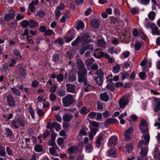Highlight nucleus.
<instances>
[{"label": "nucleus", "mask_w": 160, "mask_h": 160, "mask_svg": "<svg viewBox=\"0 0 160 160\" xmlns=\"http://www.w3.org/2000/svg\"><path fill=\"white\" fill-rule=\"evenodd\" d=\"M75 102V100L71 94H68L62 98L63 105L67 107L72 104Z\"/></svg>", "instance_id": "nucleus-1"}, {"label": "nucleus", "mask_w": 160, "mask_h": 160, "mask_svg": "<svg viewBox=\"0 0 160 160\" xmlns=\"http://www.w3.org/2000/svg\"><path fill=\"white\" fill-rule=\"evenodd\" d=\"M78 82H83L85 86H87L88 85L87 78V71L83 72H78Z\"/></svg>", "instance_id": "nucleus-2"}, {"label": "nucleus", "mask_w": 160, "mask_h": 160, "mask_svg": "<svg viewBox=\"0 0 160 160\" xmlns=\"http://www.w3.org/2000/svg\"><path fill=\"white\" fill-rule=\"evenodd\" d=\"M140 125L139 126V128L141 130L142 133L143 134H149L148 129L146 127L147 122L145 120H142L140 122Z\"/></svg>", "instance_id": "nucleus-3"}, {"label": "nucleus", "mask_w": 160, "mask_h": 160, "mask_svg": "<svg viewBox=\"0 0 160 160\" xmlns=\"http://www.w3.org/2000/svg\"><path fill=\"white\" fill-rule=\"evenodd\" d=\"M149 25L151 29L152 35H160V31L158 30V27L155 23H149Z\"/></svg>", "instance_id": "nucleus-4"}, {"label": "nucleus", "mask_w": 160, "mask_h": 160, "mask_svg": "<svg viewBox=\"0 0 160 160\" xmlns=\"http://www.w3.org/2000/svg\"><path fill=\"white\" fill-rule=\"evenodd\" d=\"M128 103V98L125 96L122 97L119 101V106L122 109L125 108Z\"/></svg>", "instance_id": "nucleus-5"}, {"label": "nucleus", "mask_w": 160, "mask_h": 160, "mask_svg": "<svg viewBox=\"0 0 160 160\" xmlns=\"http://www.w3.org/2000/svg\"><path fill=\"white\" fill-rule=\"evenodd\" d=\"M66 90L69 92L73 93H76L77 91L76 90V86L75 84H72L67 83L66 84Z\"/></svg>", "instance_id": "nucleus-6"}, {"label": "nucleus", "mask_w": 160, "mask_h": 160, "mask_svg": "<svg viewBox=\"0 0 160 160\" xmlns=\"http://www.w3.org/2000/svg\"><path fill=\"white\" fill-rule=\"evenodd\" d=\"M80 42L83 44H85L90 42L91 39H90V36L87 33L84 34L80 38Z\"/></svg>", "instance_id": "nucleus-7"}, {"label": "nucleus", "mask_w": 160, "mask_h": 160, "mask_svg": "<svg viewBox=\"0 0 160 160\" xmlns=\"http://www.w3.org/2000/svg\"><path fill=\"white\" fill-rule=\"evenodd\" d=\"M47 128L51 130L52 128H55L57 131H58L61 128V125L56 122H53L51 124L48 123Z\"/></svg>", "instance_id": "nucleus-8"}, {"label": "nucleus", "mask_w": 160, "mask_h": 160, "mask_svg": "<svg viewBox=\"0 0 160 160\" xmlns=\"http://www.w3.org/2000/svg\"><path fill=\"white\" fill-rule=\"evenodd\" d=\"M76 64L78 72H83L87 71L86 69L85 68V65L81 59H79L78 60Z\"/></svg>", "instance_id": "nucleus-9"}, {"label": "nucleus", "mask_w": 160, "mask_h": 160, "mask_svg": "<svg viewBox=\"0 0 160 160\" xmlns=\"http://www.w3.org/2000/svg\"><path fill=\"white\" fill-rule=\"evenodd\" d=\"M7 101L8 105L11 107H13L15 105V102L14 98L11 95H9L7 96Z\"/></svg>", "instance_id": "nucleus-10"}, {"label": "nucleus", "mask_w": 160, "mask_h": 160, "mask_svg": "<svg viewBox=\"0 0 160 160\" xmlns=\"http://www.w3.org/2000/svg\"><path fill=\"white\" fill-rule=\"evenodd\" d=\"M133 130V128L132 127H131L125 131L124 135L126 141H129L130 140L131 134Z\"/></svg>", "instance_id": "nucleus-11"}, {"label": "nucleus", "mask_w": 160, "mask_h": 160, "mask_svg": "<svg viewBox=\"0 0 160 160\" xmlns=\"http://www.w3.org/2000/svg\"><path fill=\"white\" fill-rule=\"evenodd\" d=\"M15 12V11L12 10L8 13H7L4 18V20L8 21L10 19L14 18Z\"/></svg>", "instance_id": "nucleus-12"}, {"label": "nucleus", "mask_w": 160, "mask_h": 160, "mask_svg": "<svg viewBox=\"0 0 160 160\" xmlns=\"http://www.w3.org/2000/svg\"><path fill=\"white\" fill-rule=\"evenodd\" d=\"M146 135H144L142 136V137H143L144 139L145 140V142L143 140H141L139 142L138 145L139 147H141L143 145H147L148 144L150 139L149 136V134H146Z\"/></svg>", "instance_id": "nucleus-13"}, {"label": "nucleus", "mask_w": 160, "mask_h": 160, "mask_svg": "<svg viewBox=\"0 0 160 160\" xmlns=\"http://www.w3.org/2000/svg\"><path fill=\"white\" fill-rule=\"evenodd\" d=\"M118 141L117 137L115 136L111 137L108 141V146L109 147L112 146H114L117 143Z\"/></svg>", "instance_id": "nucleus-14"}, {"label": "nucleus", "mask_w": 160, "mask_h": 160, "mask_svg": "<svg viewBox=\"0 0 160 160\" xmlns=\"http://www.w3.org/2000/svg\"><path fill=\"white\" fill-rule=\"evenodd\" d=\"M104 140L103 136L101 135H99L96 140V146L99 148L101 146Z\"/></svg>", "instance_id": "nucleus-15"}, {"label": "nucleus", "mask_w": 160, "mask_h": 160, "mask_svg": "<svg viewBox=\"0 0 160 160\" xmlns=\"http://www.w3.org/2000/svg\"><path fill=\"white\" fill-rule=\"evenodd\" d=\"M103 52L100 49H97L94 51L93 56L96 58L99 59L102 57Z\"/></svg>", "instance_id": "nucleus-16"}, {"label": "nucleus", "mask_w": 160, "mask_h": 160, "mask_svg": "<svg viewBox=\"0 0 160 160\" xmlns=\"http://www.w3.org/2000/svg\"><path fill=\"white\" fill-rule=\"evenodd\" d=\"M17 121L18 123L22 127H24L27 123V121L26 120L20 117L18 118Z\"/></svg>", "instance_id": "nucleus-17"}, {"label": "nucleus", "mask_w": 160, "mask_h": 160, "mask_svg": "<svg viewBox=\"0 0 160 160\" xmlns=\"http://www.w3.org/2000/svg\"><path fill=\"white\" fill-rule=\"evenodd\" d=\"M100 99L103 101L107 102L109 99V97L107 92L100 94Z\"/></svg>", "instance_id": "nucleus-18"}, {"label": "nucleus", "mask_w": 160, "mask_h": 160, "mask_svg": "<svg viewBox=\"0 0 160 160\" xmlns=\"http://www.w3.org/2000/svg\"><path fill=\"white\" fill-rule=\"evenodd\" d=\"M78 151L77 147L73 146L68 148L67 150V152L68 154H70L74 153H77L78 152Z\"/></svg>", "instance_id": "nucleus-19"}, {"label": "nucleus", "mask_w": 160, "mask_h": 160, "mask_svg": "<svg viewBox=\"0 0 160 160\" xmlns=\"http://www.w3.org/2000/svg\"><path fill=\"white\" fill-rule=\"evenodd\" d=\"M91 26L95 28H98L99 25V22L98 20L94 19L91 21Z\"/></svg>", "instance_id": "nucleus-20"}, {"label": "nucleus", "mask_w": 160, "mask_h": 160, "mask_svg": "<svg viewBox=\"0 0 160 160\" xmlns=\"http://www.w3.org/2000/svg\"><path fill=\"white\" fill-rule=\"evenodd\" d=\"M73 117L72 115L71 114H66L63 116V120L65 122H69Z\"/></svg>", "instance_id": "nucleus-21"}, {"label": "nucleus", "mask_w": 160, "mask_h": 160, "mask_svg": "<svg viewBox=\"0 0 160 160\" xmlns=\"http://www.w3.org/2000/svg\"><path fill=\"white\" fill-rule=\"evenodd\" d=\"M155 105L153 108V110L155 112H157L160 110V100L158 99L156 101Z\"/></svg>", "instance_id": "nucleus-22"}, {"label": "nucleus", "mask_w": 160, "mask_h": 160, "mask_svg": "<svg viewBox=\"0 0 160 160\" xmlns=\"http://www.w3.org/2000/svg\"><path fill=\"white\" fill-rule=\"evenodd\" d=\"M143 45V43L141 41H137L135 43V48L137 50H139L140 48Z\"/></svg>", "instance_id": "nucleus-23"}, {"label": "nucleus", "mask_w": 160, "mask_h": 160, "mask_svg": "<svg viewBox=\"0 0 160 160\" xmlns=\"http://www.w3.org/2000/svg\"><path fill=\"white\" fill-rule=\"evenodd\" d=\"M117 122V120L116 119L110 118L105 121V124L106 125H109Z\"/></svg>", "instance_id": "nucleus-24"}, {"label": "nucleus", "mask_w": 160, "mask_h": 160, "mask_svg": "<svg viewBox=\"0 0 160 160\" xmlns=\"http://www.w3.org/2000/svg\"><path fill=\"white\" fill-rule=\"evenodd\" d=\"M121 67L119 64H116L112 67V72L116 74L119 72L120 70Z\"/></svg>", "instance_id": "nucleus-25"}, {"label": "nucleus", "mask_w": 160, "mask_h": 160, "mask_svg": "<svg viewBox=\"0 0 160 160\" xmlns=\"http://www.w3.org/2000/svg\"><path fill=\"white\" fill-rule=\"evenodd\" d=\"M116 155V152L114 149H110L107 152V156L111 157H114Z\"/></svg>", "instance_id": "nucleus-26"}, {"label": "nucleus", "mask_w": 160, "mask_h": 160, "mask_svg": "<svg viewBox=\"0 0 160 160\" xmlns=\"http://www.w3.org/2000/svg\"><path fill=\"white\" fill-rule=\"evenodd\" d=\"M90 112L89 108H87L86 107H82L80 110V113L82 114L86 115Z\"/></svg>", "instance_id": "nucleus-27"}, {"label": "nucleus", "mask_w": 160, "mask_h": 160, "mask_svg": "<svg viewBox=\"0 0 160 160\" xmlns=\"http://www.w3.org/2000/svg\"><path fill=\"white\" fill-rule=\"evenodd\" d=\"M54 43L58 46H60L63 43V40L61 38H58L57 39Z\"/></svg>", "instance_id": "nucleus-28"}, {"label": "nucleus", "mask_w": 160, "mask_h": 160, "mask_svg": "<svg viewBox=\"0 0 160 160\" xmlns=\"http://www.w3.org/2000/svg\"><path fill=\"white\" fill-rule=\"evenodd\" d=\"M34 149L36 152H42L43 150L42 146L39 145H36L34 146Z\"/></svg>", "instance_id": "nucleus-29"}, {"label": "nucleus", "mask_w": 160, "mask_h": 160, "mask_svg": "<svg viewBox=\"0 0 160 160\" xmlns=\"http://www.w3.org/2000/svg\"><path fill=\"white\" fill-rule=\"evenodd\" d=\"M84 28V24L83 22L81 21L78 22L77 25L76 29L79 30L80 29H82Z\"/></svg>", "instance_id": "nucleus-30"}, {"label": "nucleus", "mask_w": 160, "mask_h": 160, "mask_svg": "<svg viewBox=\"0 0 160 160\" xmlns=\"http://www.w3.org/2000/svg\"><path fill=\"white\" fill-rule=\"evenodd\" d=\"M11 90L12 91L13 93L15 95L18 96H19L21 94V92L18 89L14 88H10Z\"/></svg>", "instance_id": "nucleus-31"}, {"label": "nucleus", "mask_w": 160, "mask_h": 160, "mask_svg": "<svg viewBox=\"0 0 160 160\" xmlns=\"http://www.w3.org/2000/svg\"><path fill=\"white\" fill-rule=\"evenodd\" d=\"M57 93L58 96L60 97H63L66 95V91L62 89H58L57 91Z\"/></svg>", "instance_id": "nucleus-32"}, {"label": "nucleus", "mask_w": 160, "mask_h": 160, "mask_svg": "<svg viewBox=\"0 0 160 160\" xmlns=\"http://www.w3.org/2000/svg\"><path fill=\"white\" fill-rule=\"evenodd\" d=\"M94 79L96 83L98 85H101L103 82V80L102 79V77H96Z\"/></svg>", "instance_id": "nucleus-33"}, {"label": "nucleus", "mask_w": 160, "mask_h": 160, "mask_svg": "<svg viewBox=\"0 0 160 160\" xmlns=\"http://www.w3.org/2000/svg\"><path fill=\"white\" fill-rule=\"evenodd\" d=\"M156 14L155 12L153 11H151L148 14V16L151 20H153L155 19Z\"/></svg>", "instance_id": "nucleus-34"}, {"label": "nucleus", "mask_w": 160, "mask_h": 160, "mask_svg": "<svg viewBox=\"0 0 160 160\" xmlns=\"http://www.w3.org/2000/svg\"><path fill=\"white\" fill-rule=\"evenodd\" d=\"M52 61L55 63H57L59 60V55L58 54H55L52 56Z\"/></svg>", "instance_id": "nucleus-35"}, {"label": "nucleus", "mask_w": 160, "mask_h": 160, "mask_svg": "<svg viewBox=\"0 0 160 160\" xmlns=\"http://www.w3.org/2000/svg\"><path fill=\"white\" fill-rule=\"evenodd\" d=\"M97 44L99 47L104 46L105 44V42L103 39L101 38L98 40Z\"/></svg>", "instance_id": "nucleus-36"}, {"label": "nucleus", "mask_w": 160, "mask_h": 160, "mask_svg": "<svg viewBox=\"0 0 160 160\" xmlns=\"http://www.w3.org/2000/svg\"><path fill=\"white\" fill-rule=\"evenodd\" d=\"M29 25L30 26L31 28H34L37 26L38 24L35 21L32 20L29 21Z\"/></svg>", "instance_id": "nucleus-37"}, {"label": "nucleus", "mask_w": 160, "mask_h": 160, "mask_svg": "<svg viewBox=\"0 0 160 160\" xmlns=\"http://www.w3.org/2000/svg\"><path fill=\"white\" fill-rule=\"evenodd\" d=\"M139 76L140 78L142 80H144L147 78V74L144 72H141L139 73Z\"/></svg>", "instance_id": "nucleus-38"}, {"label": "nucleus", "mask_w": 160, "mask_h": 160, "mask_svg": "<svg viewBox=\"0 0 160 160\" xmlns=\"http://www.w3.org/2000/svg\"><path fill=\"white\" fill-rule=\"evenodd\" d=\"M76 79V76L74 75L70 74L69 76L68 80L70 82H72L75 81Z\"/></svg>", "instance_id": "nucleus-39"}, {"label": "nucleus", "mask_w": 160, "mask_h": 160, "mask_svg": "<svg viewBox=\"0 0 160 160\" xmlns=\"http://www.w3.org/2000/svg\"><path fill=\"white\" fill-rule=\"evenodd\" d=\"M36 5L34 4V1H32L29 4V8L30 10V11L32 12H34L36 8L34 7V6Z\"/></svg>", "instance_id": "nucleus-40"}, {"label": "nucleus", "mask_w": 160, "mask_h": 160, "mask_svg": "<svg viewBox=\"0 0 160 160\" xmlns=\"http://www.w3.org/2000/svg\"><path fill=\"white\" fill-rule=\"evenodd\" d=\"M45 12L42 10H40L37 12L36 15L40 18H42L45 15Z\"/></svg>", "instance_id": "nucleus-41"}, {"label": "nucleus", "mask_w": 160, "mask_h": 160, "mask_svg": "<svg viewBox=\"0 0 160 160\" xmlns=\"http://www.w3.org/2000/svg\"><path fill=\"white\" fill-rule=\"evenodd\" d=\"M93 150V148L92 145L91 144H89L86 146V150L87 152L89 153L91 152Z\"/></svg>", "instance_id": "nucleus-42"}, {"label": "nucleus", "mask_w": 160, "mask_h": 160, "mask_svg": "<svg viewBox=\"0 0 160 160\" xmlns=\"http://www.w3.org/2000/svg\"><path fill=\"white\" fill-rule=\"evenodd\" d=\"M13 52L15 56L17 57L19 56L20 58L21 59L22 56L21 55V53L19 50L15 48L13 50Z\"/></svg>", "instance_id": "nucleus-43"}, {"label": "nucleus", "mask_w": 160, "mask_h": 160, "mask_svg": "<svg viewBox=\"0 0 160 160\" xmlns=\"http://www.w3.org/2000/svg\"><path fill=\"white\" fill-rule=\"evenodd\" d=\"M27 42L29 44H32L34 43V41L30 36L28 35L27 36Z\"/></svg>", "instance_id": "nucleus-44"}, {"label": "nucleus", "mask_w": 160, "mask_h": 160, "mask_svg": "<svg viewBox=\"0 0 160 160\" xmlns=\"http://www.w3.org/2000/svg\"><path fill=\"white\" fill-rule=\"evenodd\" d=\"M97 113L95 112H91L88 115V116L91 119H93L96 117Z\"/></svg>", "instance_id": "nucleus-45"}, {"label": "nucleus", "mask_w": 160, "mask_h": 160, "mask_svg": "<svg viewBox=\"0 0 160 160\" xmlns=\"http://www.w3.org/2000/svg\"><path fill=\"white\" fill-rule=\"evenodd\" d=\"M21 24L22 27L26 28L29 25V21L23 20L21 22Z\"/></svg>", "instance_id": "nucleus-46"}, {"label": "nucleus", "mask_w": 160, "mask_h": 160, "mask_svg": "<svg viewBox=\"0 0 160 160\" xmlns=\"http://www.w3.org/2000/svg\"><path fill=\"white\" fill-rule=\"evenodd\" d=\"M5 134L8 136H11L13 134V132L9 128H6L5 129Z\"/></svg>", "instance_id": "nucleus-47"}, {"label": "nucleus", "mask_w": 160, "mask_h": 160, "mask_svg": "<svg viewBox=\"0 0 160 160\" xmlns=\"http://www.w3.org/2000/svg\"><path fill=\"white\" fill-rule=\"evenodd\" d=\"M56 149L53 147H51L49 148V152L51 154L54 156H56L57 153L55 152Z\"/></svg>", "instance_id": "nucleus-48"}, {"label": "nucleus", "mask_w": 160, "mask_h": 160, "mask_svg": "<svg viewBox=\"0 0 160 160\" xmlns=\"http://www.w3.org/2000/svg\"><path fill=\"white\" fill-rule=\"evenodd\" d=\"M52 34L55 35V34L52 30L49 29L46 30L44 35L45 36H50Z\"/></svg>", "instance_id": "nucleus-49"}, {"label": "nucleus", "mask_w": 160, "mask_h": 160, "mask_svg": "<svg viewBox=\"0 0 160 160\" xmlns=\"http://www.w3.org/2000/svg\"><path fill=\"white\" fill-rule=\"evenodd\" d=\"M147 153L148 151L147 149L146 148H144L141 150L140 154L141 156L145 157L147 155Z\"/></svg>", "instance_id": "nucleus-50"}, {"label": "nucleus", "mask_w": 160, "mask_h": 160, "mask_svg": "<svg viewBox=\"0 0 160 160\" xmlns=\"http://www.w3.org/2000/svg\"><path fill=\"white\" fill-rule=\"evenodd\" d=\"M17 122V121L15 120H13L11 122V125L16 128H19V126Z\"/></svg>", "instance_id": "nucleus-51"}, {"label": "nucleus", "mask_w": 160, "mask_h": 160, "mask_svg": "<svg viewBox=\"0 0 160 160\" xmlns=\"http://www.w3.org/2000/svg\"><path fill=\"white\" fill-rule=\"evenodd\" d=\"M139 34L142 39H144L145 38L146 35L144 33L143 30L142 29H139Z\"/></svg>", "instance_id": "nucleus-52"}, {"label": "nucleus", "mask_w": 160, "mask_h": 160, "mask_svg": "<svg viewBox=\"0 0 160 160\" xmlns=\"http://www.w3.org/2000/svg\"><path fill=\"white\" fill-rule=\"evenodd\" d=\"M49 98L52 102L54 101L56 99V96L53 93H51L49 95Z\"/></svg>", "instance_id": "nucleus-53"}, {"label": "nucleus", "mask_w": 160, "mask_h": 160, "mask_svg": "<svg viewBox=\"0 0 160 160\" xmlns=\"http://www.w3.org/2000/svg\"><path fill=\"white\" fill-rule=\"evenodd\" d=\"M94 62V59L93 58L88 59L85 61L86 64L89 65L92 64Z\"/></svg>", "instance_id": "nucleus-54"}, {"label": "nucleus", "mask_w": 160, "mask_h": 160, "mask_svg": "<svg viewBox=\"0 0 160 160\" xmlns=\"http://www.w3.org/2000/svg\"><path fill=\"white\" fill-rule=\"evenodd\" d=\"M138 2L142 4L147 5L149 4L150 0H138Z\"/></svg>", "instance_id": "nucleus-55"}, {"label": "nucleus", "mask_w": 160, "mask_h": 160, "mask_svg": "<svg viewBox=\"0 0 160 160\" xmlns=\"http://www.w3.org/2000/svg\"><path fill=\"white\" fill-rule=\"evenodd\" d=\"M80 41V37H78L75 40L72 42V46H75L77 45Z\"/></svg>", "instance_id": "nucleus-56"}, {"label": "nucleus", "mask_w": 160, "mask_h": 160, "mask_svg": "<svg viewBox=\"0 0 160 160\" xmlns=\"http://www.w3.org/2000/svg\"><path fill=\"white\" fill-rule=\"evenodd\" d=\"M80 41V37H78L75 40L72 42V46H75L77 45Z\"/></svg>", "instance_id": "nucleus-57"}, {"label": "nucleus", "mask_w": 160, "mask_h": 160, "mask_svg": "<svg viewBox=\"0 0 160 160\" xmlns=\"http://www.w3.org/2000/svg\"><path fill=\"white\" fill-rule=\"evenodd\" d=\"M6 153L4 148L2 146L1 149H0V155L2 157H5Z\"/></svg>", "instance_id": "nucleus-58"}, {"label": "nucleus", "mask_w": 160, "mask_h": 160, "mask_svg": "<svg viewBox=\"0 0 160 160\" xmlns=\"http://www.w3.org/2000/svg\"><path fill=\"white\" fill-rule=\"evenodd\" d=\"M65 8V6L64 4L61 3L59 5L57 8L56 10H62L64 9Z\"/></svg>", "instance_id": "nucleus-59"}, {"label": "nucleus", "mask_w": 160, "mask_h": 160, "mask_svg": "<svg viewBox=\"0 0 160 160\" xmlns=\"http://www.w3.org/2000/svg\"><path fill=\"white\" fill-rule=\"evenodd\" d=\"M48 144L49 146H53L56 144L55 140L51 139L48 141Z\"/></svg>", "instance_id": "nucleus-60"}, {"label": "nucleus", "mask_w": 160, "mask_h": 160, "mask_svg": "<svg viewBox=\"0 0 160 160\" xmlns=\"http://www.w3.org/2000/svg\"><path fill=\"white\" fill-rule=\"evenodd\" d=\"M37 112L39 116L42 117L44 114L45 112L42 109L38 108L37 110Z\"/></svg>", "instance_id": "nucleus-61"}, {"label": "nucleus", "mask_w": 160, "mask_h": 160, "mask_svg": "<svg viewBox=\"0 0 160 160\" xmlns=\"http://www.w3.org/2000/svg\"><path fill=\"white\" fill-rule=\"evenodd\" d=\"M63 75L61 73H60L57 76V79L58 82H61L63 80Z\"/></svg>", "instance_id": "nucleus-62"}, {"label": "nucleus", "mask_w": 160, "mask_h": 160, "mask_svg": "<svg viewBox=\"0 0 160 160\" xmlns=\"http://www.w3.org/2000/svg\"><path fill=\"white\" fill-rule=\"evenodd\" d=\"M16 63V60L14 58H11V62L9 64V66L10 67L13 66Z\"/></svg>", "instance_id": "nucleus-63"}, {"label": "nucleus", "mask_w": 160, "mask_h": 160, "mask_svg": "<svg viewBox=\"0 0 160 160\" xmlns=\"http://www.w3.org/2000/svg\"><path fill=\"white\" fill-rule=\"evenodd\" d=\"M121 79L123 80L126 78L129 75V74L128 72H125L121 73Z\"/></svg>", "instance_id": "nucleus-64"}]
</instances>
